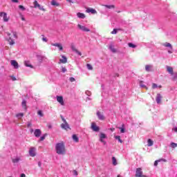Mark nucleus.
Segmentation results:
<instances>
[{
  "instance_id": "1",
  "label": "nucleus",
  "mask_w": 177,
  "mask_h": 177,
  "mask_svg": "<svg viewBox=\"0 0 177 177\" xmlns=\"http://www.w3.org/2000/svg\"><path fill=\"white\" fill-rule=\"evenodd\" d=\"M55 149L57 154H64L66 153V147L64 144L59 142L55 146Z\"/></svg>"
},
{
  "instance_id": "2",
  "label": "nucleus",
  "mask_w": 177,
  "mask_h": 177,
  "mask_svg": "<svg viewBox=\"0 0 177 177\" xmlns=\"http://www.w3.org/2000/svg\"><path fill=\"white\" fill-rule=\"evenodd\" d=\"M135 177H147V176L143 174L141 167H138L136 169Z\"/></svg>"
},
{
  "instance_id": "3",
  "label": "nucleus",
  "mask_w": 177,
  "mask_h": 177,
  "mask_svg": "<svg viewBox=\"0 0 177 177\" xmlns=\"http://www.w3.org/2000/svg\"><path fill=\"white\" fill-rule=\"evenodd\" d=\"M33 5H34V8L35 9H37V8H38V9H39V10H42L43 12H46V10H45V8H44V7L41 6V5H39V3H38V1L35 0L33 2Z\"/></svg>"
},
{
  "instance_id": "4",
  "label": "nucleus",
  "mask_w": 177,
  "mask_h": 177,
  "mask_svg": "<svg viewBox=\"0 0 177 177\" xmlns=\"http://www.w3.org/2000/svg\"><path fill=\"white\" fill-rule=\"evenodd\" d=\"M0 17H3V21L6 23L9 21V17H8V14L4 12H0Z\"/></svg>"
},
{
  "instance_id": "5",
  "label": "nucleus",
  "mask_w": 177,
  "mask_h": 177,
  "mask_svg": "<svg viewBox=\"0 0 177 177\" xmlns=\"http://www.w3.org/2000/svg\"><path fill=\"white\" fill-rule=\"evenodd\" d=\"M97 116L98 117V120H100L101 121H104L106 120V117H104V114L103 112L97 111Z\"/></svg>"
},
{
  "instance_id": "6",
  "label": "nucleus",
  "mask_w": 177,
  "mask_h": 177,
  "mask_svg": "<svg viewBox=\"0 0 177 177\" xmlns=\"http://www.w3.org/2000/svg\"><path fill=\"white\" fill-rule=\"evenodd\" d=\"M63 121L64 123L61 124V128H62V129H65L66 131H67V129H70V126H68V123H67L66 120L63 119Z\"/></svg>"
},
{
  "instance_id": "7",
  "label": "nucleus",
  "mask_w": 177,
  "mask_h": 177,
  "mask_svg": "<svg viewBox=\"0 0 177 177\" xmlns=\"http://www.w3.org/2000/svg\"><path fill=\"white\" fill-rule=\"evenodd\" d=\"M77 27H78V28H80V30H82V31H84L85 32H89V31H91V30L89 28H88L81 24H78Z\"/></svg>"
},
{
  "instance_id": "8",
  "label": "nucleus",
  "mask_w": 177,
  "mask_h": 177,
  "mask_svg": "<svg viewBox=\"0 0 177 177\" xmlns=\"http://www.w3.org/2000/svg\"><path fill=\"white\" fill-rule=\"evenodd\" d=\"M86 13H91V15H96V13H97V11H96V10H95L92 8H86Z\"/></svg>"
},
{
  "instance_id": "9",
  "label": "nucleus",
  "mask_w": 177,
  "mask_h": 177,
  "mask_svg": "<svg viewBox=\"0 0 177 177\" xmlns=\"http://www.w3.org/2000/svg\"><path fill=\"white\" fill-rule=\"evenodd\" d=\"M35 147H30V150H29V154L30 156V157H35V156H37V154L35 153Z\"/></svg>"
},
{
  "instance_id": "10",
  "label": "nucleus",
  "mask_w": 177,
  "mask_h": 177,
  "mask_svg": "<svg viewBox=\"0 0 177 177\" xmlns=\"http://www.w3.org/2000/svg\"><path fill=\"white\" fill-rule=\"evenodd\" d=\"M57 102L61 104V106H64V100H63V96H57Z\"/></svg>"
},
{
  "instance_id": "11",
  "label": "nucleus",
  "mask_w": 177,
  "mask_h": 177,
  "mask_svg": "<svg viewBox=\"0 0 177 177\" xmlns=\"http://www.w3.org/2000/svg\"><path fill=\"white\" fill-rule=\"evenodd\" d=\"M71 48L72 49V50L73 52H75V53H77V55H79V56H81L82 54L81 53V52H80L76 48L75 46H74V44H71Z\"/></svg>"
},
{
  "instance_id": "12",
  "label": "nucleus",
  "mask_w": 177,
  "mask_h": 177,
  "mask_svg": "<svg viewBox=\"0 0 177 177\" xmlns=\"http://www.w3.org/2000/svg\"><path fill=\"white\" fill-rule=\"evenodd\" d=\"M41 133L42 132L41 131V129H37L35 130L34 135L36 138H39Z\"/></svg>"
},
{
  "instance_id": "13",
  "label": "nucleus",
  "mask_w": 177,
  "mask_h": 177,
  "mask_svg": "<svg viewBox=\"0 0 177 177\" xmlns=\"http://www.w3.org/2000/svg\"><path fill=\"white\" fill-rule=\"evenodd\" d=\"M91 129H93V131H94L95 132H99V127H97L96 125V123H92L91 124Z\"/></svg>"
},
{
  "instance_id": "14",
  "label": "nucleus",
  "mask_w": 177,
  "mask_h": 177,
  "mask_svg": "<svg viewBox=\"0 0 177 177\" xmlns=\"http://www.w3.org/2000/svg\"><path fill=\"white\" fill-rule=\"evenodd\" d=\"M161 99H162V95H161V94H160V93L157 94L156 100V103H158V104H160V103H161Z\"/></svg>"
},
{
  "instance_id": "15",
  "label": "nucleus",
  "mask_w": 177,
  "mask_h": 177,
  "mask_svg": "<svg viewBox=\"0 0 177 177\" xmlns=\"http://www.w3.org/2000/svg\"><path fill=\"white\" fill-rule=\"evenodd\" d=\"M61 57L62 59H59L60 63H62V64H66V63H67V57L62 55Z\"/></svg>"
},
{
  "instance_id": "16",
  "label": "nucleus",
  "mask_w": 177,
  "mask_h": 177,
  "mask_svg": "<svg viewBox=\"0 0 177 177\" xmlns=\"http://www.w3.org/2000/svg\"><path fill=\"white\" fill-rule=\"evenodd\" d=\"M8 35L9 37V39L8 40L9 42V45H15V40L12 38V37H10V33H8Z\"/></svg>"
},
{
  "instance_id": "17",
  "label": "nucleus",
  "mask_w": 177,
  "mask_h": 177,
  "mask_svg": "<svg viewBox=\"0 0 177 177\" xmlns=\"http://www.w3.org/2000/svg\"><path fill=\"white\" fill-rule=\"evenodd\" d=\"M51 45L52 46H57V48H58L59 50H63V46L61 44L55 43L52 44Z\"/></svg>"
},
{
  "instance_id": "18",
  "label": "nucleus",
  "mask_w": 177,
  "mask_h": 177,
  "mask_svg": "<svg viewBox=\"0 0 177 177\" xmlns=\"http://www.w3.org/2000/svg\"><path fill=\"white\" fill-rule=\"evenodd\" d=\"M11 65H12L15 68H19V63H17L16 60H12Z\"/></svg>"
},
{
  "instance_id": "19",
  "label": "nucleus",
  "mask_w": 177,
  "mask_h": 177,
  "mask_svg": "<svg viewBox=\"0 0 177 177\" xmlns=\"http://www.w3.org/2000/svg\"><path fill=\"white\" fill-rule=\"evenodd\" d=\"M24 65L26 67H30V68H34V66L31 64V62L30 61H25Z\"/></svg>"
},
{
  "instance_id": "20",
  "label": "nucleus",
  "mask_w": 177,
  "mask_h": 177,
  "mask_svg": "<svg viewBox=\"0 0 177 177\" xmlns=\"http://www.w3.org/2000/svg\"><path fill=\"white\" fill-rule=\"evenodd\" d=\"M167 73L171 75L174 74V68L171 66H167Z\"/></svg>"
},
{
  "instance_id": "21",
  "label": "nucleus",
  "mask_w": 177,
  "mask_h": 177,
  "mask_svg": "<svg viewBox=\"0 0 177 177\" xmlns=\"http://www.w3.org/2000/svg\"><path fill=\"white\" fill-rule=\"evenodd\" d=\"M77 16L79 17V19H85L86 17L85 14L81 12H77Z\"/></svg>"
},
{
  "instance_id": "22",
  "label": "nucleus",
  "mask_w": 177,
  "mask_h": 177,
  "mask_svg": "<svg viewBox=\"0 0 177 177\" xmlns=\"http://www.w3.org/2000/svg\"><path fill=\"white\" fill-rule=\"evenodd\" d=\"M72 138L74 142H75L76 143H78V142H80V138H78V136H77V135L73 134Z\"/></svg>"
},
{
  "instance_id": "23",
  "label": "nucleus",
  "mask_w": 177,
  "mask_h": 177,
  "mask_svg": "<svg viewBox=\"0 0 177 177\" xmlns=\"http://www.w3.org/2000/svg\"><path fill=\"white\" fill-rule=\"evenodd\" d=\"M22 107H23V109H24V110H27V101H26V100H23L22 101Z\"/></svg>"
},
{
  "instance_id": "24",
  "label": "nucleus",
  "mask_w": 177,
  "mask_h": 177,
  "mask_svg": "<svg viewBox=\"0 0 177 177\" xmlns=\"http://www.w3.org/2000/svg\"><path fill=\"white\" fill-rule=\"evenodd\" d=\"M147 146L150 147V146H153V145H154V142L151 140V139H148L147 140Z\"/></svg>"
},
{
  "instance_id": "25",
  "label": "nucleus",
  "mask_w": 177,
  "mask_h": 177,
  "mask_svg": "<svg viewBox=\"0 0 177 177\" xmlns=\"http://www.w3.org/2000/svg\"><path fill=\"white\" fill-rule=\"evenodd\" d=\"M51 5H53V6H60V4L55 0L51 1Z\"/></svg>"
},
{
  "instance_id": "26",
  "label": "nucleus",
  "mask_w": 177,
  "mask_h": 177,
  "mask_svg": "<svg viewBox=\"0 0 177 177\" xmlns=\"http://www.w3.org/2000/svg\"><path fill=\"white\" fill-rule=\"evenodd\" d=\"M160 161H165V160H164V159H159L158 160H156L154 162V166L157 167L158 165V162H160Z\"/></svg>"
},
{
  "instance_id": "27",
  "label": "nucleus",
  "mask_w": 177,
  "mask_h": 177,
  "mask_svg": "<svg viewBox=\"0 0 177 177\" xmlns=\"http://www.w3.org/2000/svg\"><path fill=\"white\" fill-rule=\"evenodd\" d=\"M163 46H165L166 48H170L172 49V45L170 43H165L163 44Z\"/></svg>"
},
{
  "instance_id": "28",
  "label": "nucleus",
  "mask_w": 177,
  "mask_h": 177,
  "mask_svg": "<svg viewBox=\"0 0 177 177\" xmlns=\"http://www.w3.org/2000/svg\"><path fill=\"white\" fill-rule=\"evenodd\" d=\"M172 76V80H174V81L177 80V73L176 72H174L173 75H171Z\"/></svg>"
},
{
  "instance_id": "29",
  "label": "nucleus",
  "mask_w": 177,
  "mask_h": 177,
  "mask_svg": "<svg viewBox=\"0 0 177 177\" xmlns=\"http://www.w3.org/2000/svg\"><path fill=\"white\" fill-rule=\"evenodd\" d=\"M106 138H107V136H106V134L101 133L100 135V139H106Z\"/></svg>"
},
{
  "instance_id": "30",
  "label": "nucleus",
  "mask_w": 177,
  "mask_h": 177,
  "mask_svg": "<svg viewBox=\"0 0 177 177\" xmlns=\"http://www.w3.org/2000/svg\"><path fill=\"white\" fill-rule=\"evenodd\" d=\"M115 139H117V140H118V142H120V143H122V140H121V136H115Z\"/></svg>"
},
{
  "instance_id": "31",
  "label": "nucleus",
  "mask_w": 177,
  "mask_h": 177,
  "mask_svg": "<svg viewBox=\"0 0 177 177\" xmlns=\"http://www.w3.org/2000/svg\"><path fill=\"white\" fill-rule=\"evenodd\" d=\"M105 8H107V9H114V8H115V5H111V6L105 5Z\"/></svg>"
},
{
  "instance_id": "32",
  "label": "nucleus",
  "mask_w": 177,
  "mask_h": 177,
  "mask_svg": "<svg viewBox=\"0 0 177 177\" xmlns=\"http://www.w3.org/2000/svg\"><path fill=\"white\" fill-rule=\"evenodd\" d=\"M19 161H20L19 158H16L15 159H12V162H14V164H16V162H19Z\"/></svg>"
},
{
  "instance_id": "33",
  "label": "nucleus",
  "mask_w": 177,
  "mask_h": 177,
  "mask_svg": "<svg viewBox=\"0 0 177 177\" xmlns=\"http://www.w3.org/2000/svg\"><path fill=\"white\" fill-rule=\"evenodd\" d=\"M112 162L113 165H117V159L115 158V157L112 158Z\"/></svg>"
},
{
  "instance_id": "34",
  "label": "nucleus",
  "mask_w": 177,
  "mask_h": 177,
  "mask_svg": "<svg viewBox=\"0 0 177 177\" xmlns=\"http://www.w3.org/2000/svg\"><path fill=\"white\" fill-rule=\"evenodd\" d=\"M128 46H129V48H136V45H135V44H132V43H129V44H128Z\"/></svg>"
},
{
  "instance_id": "35",
  "label": "nucleus",
  "mask_w": 177,
  "mask_h": 177,
  "mask_svg": "<svg viewBox=\"0 0 177 177\" xmlns=\"http://www.w3.org/2000/svg\"><path fill=\"white\" fill-rule=\"evenodd\" d=\"M46 136H48L47 133H45L44 135H43L41 138H40V141L42 142V140H45V138H46Z\"/></svg>"
},
{
  "instance_id": "36",
  "label": "nucleus",
  "mask_w": 177,
  "mask_h": 177,
  "mask_svg": "<svg viewBox=\"0 0 177 177\" xmlns=\"http://www.w3.org/2000/svg\"><path fill=\"white\" fill-rule=\"evenodd\" d=\"M86 67L88 70H93V67H92V65H91V64H87Z\"/></svg>"
},
{
  "instance_id": "37",
  "label": "nucleus",
  "mask_w": 177,
  "mask_h": 177,
  "mask_svg": "<svg viewBox=\"0 0 177 177\" xmlns=\"http://www.w3.org/2000/svg\"><path fill=\"white\" fill-rule=\"evenodd\" d=\"M150 68H151V66H150V65H146L145 66L146 71H150Z\"/></svg>"
},
{
  "instance_id": "38",
  "label": "nucleus",
  "mask_w": 177,
  "mask_h": 177,
  "mask_svg": "<svg viewBox=\"0 0 177 177\" xmlns=\"http://www.w3.org/2000/svg\"><path fill=\"white\" fill-rule=\"evenodd\" d=\"M142 82H142V81L140 82V86H141V88H145V89L147 90V86H146V85H145V84H142Z\"/></svg>"
},
{
  "instance_id": "39",
  "label": "nucleus",
  "mask_w": 177,
  "mask_h": 177,
  "mask_svg": "<svg viewBox=\"0 0 177 177\" xmlns=\"http://www.w3.org/2000/svg\"><path fill=\"white\" fill-rule=\"evenodd\" d=\"M24 113H23L17 114V117L18 118H21V117H24Z\"/></svg>"
},
{
  "instance_id": "40",
  "label": "nucleus",
  "mask_w": 177,
  "mask_h": 177,
  "mask_svg": "<svg viewBox=\"0 0 177 177\" xmlns=\"http://www.w3.org/2000/svg\"><path fill=\"white\" fill-rule=\"evenodd\" d=\"M119 129H120L121 133H125V129L124 127H119Z\"/></svg>"
},
{
  "instance_id": "41",
  "label": "nucleus",
  "mask_w": 177,
  "mask_h": 177,
  "mask_svg": "<svg viewBox=\"0 0 177 177\" xmlns=\"http://www.w3.org/2000/svg\"><path fill=\"white\" fill-rule=\"evenodd\" d=\"M171 146L173 149H175V147H177V144L175 142H171Z\"/></svg>"
},
{
  "instance_id": "42",
  "label": "nucleus",
  "mask_w": 177,
  "mask_h": 177,
  "mask_svg": "<svg viewBox=\"0 0 177 177\" xmlns=\"http://www.w3.org/2000/svg\"><path fill=\"white\" fill-rule=\"evenodd\" d=\"M37 114L38 115H40V117H44V113H42V111H38Z\"/></svg>"
},
{
  "instance_id": "43",
  "label": "nucleus",
  "mask_w": 177,
  "mask_h": 177,
  "mask_svg": "<svg viewBox=\"0 0 177 177\" xmlns=\"http://www.w3.org/2000/svg\"><path fill=\"white\" fill-rule=\"evenodd\" d=\"M118 29H113V30L111 32V34H113V35H115V34H117V32H118Z\"/></svg>"
},
{
  "instance_id": "44",
  "label": "nucleus",
  "mask_w": 177,
  "mask_h": 177,
  "mask_svg": "<svg viewBox=\"0 0 177 177\" xmlns=\"http://www.w3.org/2000/svg\"><path fill=\"white\" fill-rule=\"evenodd\" d=\"M156 88H158V86L156 83L152 84V89H156Z\"/></svg>"
},
{
  "instance_id": "45",
  "label": "nucleus",
  "mask_w": 177,
  "mask_h": 177,
  "mask_svg": "<svg viewBox=\"0 0 177 177\" xmlns=\"http://www.w3.org/2000/svg\"><path fill=\"white\" fill-rule=\"evenodd\" d=\"M19 8L21 10H26V8H24V6L20 5L19 6Z\"/></svg>"
},
{
  "instance_id": "46",
  "label": "nucleus",
  "mask_w": 177,
  "mask_h": 177,
  "mask_svg": "<svg viewBox=\"0 0 177 177\" xmlns=\"http://www.w3.org/2000/svg\"><path fill=\"white\" fill-rule=\"evenodd\" d=\"M13 34V37L14 38H15V39H17V33H16L15 32H12Z\"/></svg>"
},
{
  "instance_id": "47",
  "label": "nucleus",
  "mask_w": 177,
  "mask_h": 177,
  "mask_svg": "<svg viewBox=\"0 0 177 177\" xmlns=\"http://www.w3.org/2000/svg\"><path fill=\"white\" fill-rule=\"evenodd\" d=\"M69 81H70L71 82H74L75 81V79L74 77H70V78H69Z\"/></svg>"
},
{
  "instance_id": "48",
  "label": "nucleus",
  "mask_w": 177,
  "mask_h": 177,
  "mask_svg": "<svg viewBox=\"0 0 177 177\" xmlns=\"http://www.w3.org/2000/svg\"><path fill=\"white\" fill-rule=\"evenodd\" d=\"M111 52H113V53H115V52H117V50H115V48L111 47Z\"/></svg>"
},
{
  "instance_id": "49",
  "label": "nucleus",
  "mask_w": 177,
  "mask_h": 177,
  "mask_svg": "<svg viewBox=\"0 0 177 177\" xmlns=\"http://www.w3.org/2000/svg\"><path fill=\"white\" fill-rule=\"evenodd\" d=\"M32 126V124L31 123V122H28L27 125L28 128H30V127Z\"/></svg>"
},
{
  "instance_id": "50",
  "label": "nucleus",
  "mask_w": 177,
  "mask_h": 177,
  "mask_svg": "<svg viewBox=\"0 0 177 177\" xmlns=\"http://www.w3.org/2000/svg\"><path fill=\"white\" fill-rule=\"evenodd\" d=\"M100 142H102V143H104V145H106V141L103 140V138H100Z\"/></svg>"
},
{
  "instance_id": "51",
  "label": "nucleus",
  "mask_w": 177,
  "mask_h": 177,
  "mask_svg": "<svg viewBox=\"0 0 177 177\" xmlns=\"http://www.w3.org/2000/svg\"><path fill=\"white\" fill-rule=\"evenodd\" d=\"M73 174H74L75 176H78V172L77 171V170H73Z\"/></svg>"
},
{
  "instance_id": "52",
  "label": "nucleus",
  "mask_w": 177,
  "mask_h": 177,
  "mask_svg": "<svg viewBox=\"0 0 177 177\" xmlns=\"http://www.w3.org/2000/svg\"><path fill=\"white\" fill-rule=\"evenodd\" d=\"M62 73H66V71H67V69L65 67H62Z\"/></svg>"
},
{
  "instance_id": "53",
  "label": "nucleus",
  "mask_w": 177,
  "mask_h": 177,
  "mask_svg": "<svg viewBox=\"0 0 177 177\" xmlns=\"http://www.w3.org/2000/svg\"><path fill=\"white\" fill-rule=\"evenodd\" d=\"M42 41H44V42H48V39H46V37H42Z\"/></svg>"
},
{
  "instance_id": "54",
  "label": "nucleus",
  "mask_w": 177,
  "mask_h": 177,
  "mask_svg": "<svg viewBox=\"0 0 177 177\" xmlns=\"http://www.w3.org/2000/svg\"><path fill=\"white\" fill-rule=\"evenodd\" d=\"M41 165H42V163L41 162H38V167L39 168H41Z\"/></svg>"
},
{
  "instance_id": "55",
  "label": "nucleus",
  "mask_w": 177,
  "mask_h": 177,
  "mask_svg": "<svg viewBox=\"0 0 177 177\" xmlns=\"http://www.w3.org/2000/svg\"><path fill=\"white\" fill-rule=\"evenodd\" d=\"M12 2H14V3H17L19 2V0H11Z\"/></svg>"
},
{
  "instance_id": "56",
  "label": "nucleus",
  "mask_w": 177,
  "mask_h": 177,
  "mask_svg": "<svg viewBox=\"0 0 177 177\" xmlns=\"http://www.w3.org/2000/svg\"><path fill=\"white\" fill-rule=\"evenodd\" d=\"M12 81H16V77L15 76H11Z\"/></svg>"
},
{
  "instance_id": "57",
  "label": "nucleus",
  "mask_w": 177,
  "mask_h": 177,
  "mask_svg": "<svg viewBox=\"0 0 177 177\" xmlns=\"http://www.w3.org/2000/svg\"><path fill=\"white\" fill-rule=\"evenodd\" d=\"M110 131H111L112 132H114V131H115V128H111Z\"/></svg>"
},
{
  "instance_id": "58",
  "label": "nucleus",
  "mask_w": 177,
  "mask_h": 177,
  "mask_svg": "<svg viewBox=\"0 0 177 177\" xmlns=\"http://www.w3.org/2000/svg\"><path fill=\"white\" fill-rule=\"evenodd\" d=\"M21 20L22 21H26V19L24 18V17L21 16Z\"/></svg>"
},
{
  "instance_id": "59",
  "label": "nucleus",
  "mask_w": 177,
  "mask_h": 177,
  "mask_svg": "<svg viewBox=\"0 0 177 177\" xmlns=\"http://www.w3.org/2000/svg\"><path fill=\"white\" fill-rule=\"evenodd\" d=\"M21 177H26V174H21Z\"/></svg>"
},
{
  "instance_id": "60",
  "label": "nucleus",
  "mask_w": 177,
  "mask_h": 177,
  "mask_svg": "<svg viewBox=\"0 0 177 177\" xmlns=\"http://www.w3.org/2000/svg\"><path fill=\"white\" fill-rule=\"evenodd\" d=\"M174 132H177V127L174 128Z\"/></svg>"
},
{
  "instance_id": "61",
  "label": "nucleus",
  "mask_w": 177,
  "mask_h": 177,
  "mask_svg": "<svg viewBox=\"0 0 177 177\" xmlns=\"http://www.w3.org/2000/svg\"><path fill=\"white\" fill-rule=\"evenodd\" d=\"M168 53H172V51L171 50H169Z\"/></svg>"
},
{
  "instance_id": "62",
  "label": "nucleus",
  "mask_w": 177,
  "mask_h": 177,
  "mask_svg": "<svg viewBox=\"0 0 177 177\" xmlns=\"http://www.w3.org/2000/svg\"><path fill=\"white\" fill-rule=\"evenodd\" d=\"M48 128H52V126H51V125H49V126H48Z\"/></svg>"
},
{
  "instance_id": "63",
  "label": "nucleus",
  "mask_w": 177,
  "mask_h": 177,
  "mask_svg": "<svg viewBox=\"0 0 177 177\" xmlns=\"http://www.w3.org/2000/svg\"><path fill=\"white\" fill-rule=\"evenodd\" d=\"M68 2H71V0H66Z\"/></svg>"
},
{
  "instance_id": "64",
  "label": "nucleus",
  "mask_w": 177,
  "mask_h": 177,
  "mask_svg": "<svg viewBox=\"0 0 177 177\" xmlns=\"http://www.w3.org/2000/svg\"><path fill=\"white\" fill-rule=\"evenodd\" d=\"M158 88H162V86H158Z\"/></svg>"
}]
</instances>
